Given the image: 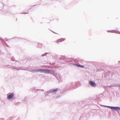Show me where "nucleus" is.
<instances>
[{"mask_svg":"<svg viewBox=\"0 0 120 120\" xmlns=\"http://www.w3.org/2000/svg\"><path fill=\"white\" fill-rule=\"evenodd\" d=\"M108 108H110L112 109H114L117 112L120 111V108L118 107H114L107 106Z\"/></svg>","mask_w":120,"mask_h":120,"instance_id":"nucleus-1","label":"nucleus"},{"mask_svg":"<svg viewBox=\"0 0 120 120\" xmlns=\"http://www.w3.org/2000/svg\"><path fill=\"white\" fill-rule=\"evenodd\" d=\"M14 94L13 93H12L10 94L7 97V99H10L12 98L14 96Z\"/></svg>","mask_w":120,"mask_h":120,"instance_id":"nucleus-2","label":"nucleus"},{"mask_svg":"<svg viewBox=\"0 0 120 120\" xmlns=\"http://www.w3.org/2000/svg\"><path fill=\"white\" fill-rule=\"evenodd\" d=\"M89 82L91 85H92L94 87L96 86V84L94 82L91 81H90Z\"/></svg>","mask_w":120,"mask_h":120,"instance_id":"nucleus-3","label":"nucleus"},{"mask_svg":"<svg viewBox=\"0 0 120 120\" xmlns=\"http://www.w3.org/2000/svg\"><path fill=\"white\" fill-rule=\"evenodd\" d=\"M65 40V39L63 38H61L60 39L56 41V42L58 43V42H61Z\"/></svg>","mask_w":120,"mask_h":120,"instance_id":"nucleus-4","label":"nucleus"},{"mask_svg":"<svg viewBox=\"0 0 120 120\" xmlns=\"http://www.w3.org/2000/svg\"><path fill=\"white\" fill-rule=\"evenodd\" d=\"M37 72H44V69H40L38 70H36Z\"/></svg>","mask_w":120,"mask_h":120,"instance_id":"nucleus-5","label":"nucleus"},{"mask_svg":"<svg viewBox=\"0 0 120 120\" xmlns=\"http://www.w3.org/2000/svg\"><path fill=\"white\" fill-rule=\"evenodd\" d=\"M76 65H77L79 67H80L81 68H84V66L83 65H81L79 64V65L76 64Z\"/></svg>","mask_w":120,"mask_h":120,"instance_id":"nucleus-6","label":"nucleus"},{"mask_svg":"<svg viewBox=\"0 0 120 120\" xmlns=\"http://www.w3.org/2000/svg\"><path fill=\"white\" fill-rule=\"evenodd\" d=\"M50 72V71L49 70H47L44 69V72Z\"/></svg>","mask_w":120,"mask_h":120,"instance_id":"nucleus-7","label":"nucleus"},{"mask_svg":"<svg viewBox=\"0 0 120 120\" xmlns=\"http://www.w3.org/2000/svg\"><path fill=\"white\" fill-rule=\"evenodd\" d=\"M58 90V89H56L54 90H52V92H55V91H57Z\"/></svg>","mask_w":120,"mask_h":120,"instance_id":"nucleus-8","label":"nucleus"},{"mask_svg":"<svg viewBox=\"0 0 120 120\" xmlns=\"http://www.w3.org/2000/svg\"><path fill=\"white\" fill-rule=\"evenodd\" d=\"M28 13V12L27 11V12L26 13H25V12H23V14H26Z\"/></svg>","mask_w":120,"mask_h":120,"instance_id":"nucleus-9","label":"nucleus"}]
</instances>
